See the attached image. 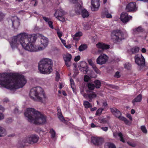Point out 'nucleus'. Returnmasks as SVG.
Returning a JSON list of instances; mask_svg holds the SVG:
<instances>
[{"label": "nucleus", "instance_id": "1", "mask_svg": "<svg viewBox=\"0 0 148 148\" xmlns=\"http://www.w3.org/2000/svg\"><path fill=\"white\" fill-rule=\"evenodd\" d=\"M26 80L23 75L18 73H0V85L10 90L16 89L23 87Z\"/></svg>", "mask_w": 148, "mask_h": 148}, {"label": "nucleus", "instance_id": "2", "mask_svg": "<svg viewBox=\"0 0 148 148\" xmlns=\"http://www.w3.org/2000/svg\"><path fill=\"white\" fill-rule=\"evenodd\" d=\"M24 115L31 123L40 124L44 123L46 121L45 117L34 108H28L25 111Z\"/></svg>", "mask_w": 148, "mask_h": 148}, {"label": "nucleus", "instance_id": "3", "mask_svg": "<svg viewBox=\"0 0 148 148\" xmlns=\"http://www.w3.org/2000/svg\"><path fill=\"white\" fill-rule=\"evenodd\" d=\"M53 62L52 60L48 58H44L38 64V70L42 74H49L52 71Z\"/></svg>", "mask_w": 148, "mask_h": 148}, {"label": "nucleus", "instance_id": "4", "mask_svg": "<svg viewBox=\"0 0 148 148\" xmlns=\"http://www.w3.org/2000/svg\"><path fill=\"white\" fill-rule=\"evenodd\" d=\"M29 95L30 97L35 101H42V96L44 99L46 98V96L45 95L42 89L38 86L31 89Z\"/></svg>", "mask_w": 148, "mask_h": 148}, {"label": "nucleus", "instance_id": "5", "mask_svg": "<svg viewBox=\"0 0 148 148\" xmlns=\"http://www.w3.org/2000/svg\"><path fill=\"white\" fill-rule=\"evenodd\" d=\"M39 139L38 136L36 135H31L24 139L22 142H19L18 144L19 148H22L26 143L33 144L37 142Z\"/></svg>", "mask_w": 148, "mask_h": 148}, {"label": "nucleus", "instance_id": "6", "mask_svg": "<svg viewBox=\"0 0 148 148\" xmlns=\"http://www.w3.org/2000/svg\"><path fill=\"white\" fill-rule=\"evenodd\" d=\"M123 34L120 30H116L113 31L111 34L112 39L114 43L119 44L123 39Z\"/></svg>", "mask_w": 148, "mask_h": 148}, {"label": "nucleus", "instance_id": "7", "mask_svg": "<svg viewBox=\"0 0 148 148\" xmlns=\"http://www.w3.org/2000/svg\"><path fill=\"white\" fill-rule=\"evenodd\" d=\"M21 33H20L12 38L11 42H10L11 46L12 49L17 48L20 43L22 45L23 41V38L21 37Z\"/></svg>", "mask_w": 148, "mask_h": 148}, {"label": "nucleus", "instance_id": "8", "mask_svg": "<svg viewBox=\"0 0 148 148\" xmlns=\"http://www.w3.org/2000/svg\"><path fill=\"white\" fill-rule=\"evenodd\" d=\"M23 41L25 42L32 43L35 42L37 39V35L35 34H28L25 33H21Z\"/></svg>", "mask_w": 148, "mask_h": 148}, {"label": "nucleus", "instance_id": "9", "mask_svg": "<svg viewBox=\"0 0 148 148\" xmlns=\"http://www.w3.org/2000/svg\"><path fill=\"white\" fill-rule=\"evenodd\" d=\"M110 109L111 112L119 120L123 121L126 124L129 123V121L127 119L121 116V112L116 108H111Z\"/></svg>", "mask_w": 148, "mask_h": 148}, {"label": "nucleus", "instance_id": "10", "mask_svg": "<svg viewBox=\"0 0 148 148\" xmlns=\"http://www.w3.org/2000/svg\"><path fill=\"white\" fill-rule=\"evenodd\" d=\"M23 47L25 50L30 52L38 51H39L38 46L34 45L32 43L25 42L23 41L22 44Z\"/></svg>", "mask_w": 148, "mask_h": 148}, {"label": "nucleus", "instance_id": "11", "mask_svg": "<svg viewBox=\"0 0 148 148\" xmlns=\"http://www.w3.org/2000/svg\"><path fill=\"white\" fill-rule=\"evenodd\" d=\"M108 57L104 53L101 54L97 58L96 62L97 64L100 65L105 64L108 61Z\"/></svg>", "mask_w": 148, "mask_h": 148}, {"label": "nucleus", "instance_id": "12", "mask_svg": "<svg viewBox=\"0 0 148 148\" xmlns=\"http://www.w3.org/2000/svg\"><path fill=\"white\" fill-rule=\"evenodd\" d=\"M132 17L129 16L128 14L125 12H122L120 16V19L122 22L123 23H126L131 19Z\"/></svg>", "mask_w": 148, "mask_h": 148}, {"label": "nucleus", "instance_id": "13", "mask_svg": "<svg viewBox=\"0 0 148 148\" xmlns=\"http://www.w3.org/2000/svg\"><path fill=\"white\" fill-rule=\"evenodd\" d=\"M41 45L42 46H38L39 50L41 51L43 50L46 47L48 44V39L46 37H43L41 40Z\"/></svg>", "mask_w": 148, "mask_h": 148}, {"label": "nucleus", "instance_id": "14", "mask_svg": "<svg viewBox=\"0 0 148 148\" xmlns=\"http://www.w3.org/2000/svg\"><path fill=\"white\" fill-rule=\"evenodd\" d=\"M125 9L127 12L136 11L137 8L136 7V3L132 2L129 3L127 5Z\"/></svg>", "mask_w": 148, "mask_h": 148}, {"label": "nucleus", "instance_id": "15", "mask_svg": "<svg viewBox=\"0 0 148 148\" xmlns=\"http://www.w3.org/2000/svg\"><path fill=\"white\" fill-rule=\"evenodd\" d=\"M63 58L65 65L67 67H70L71 64V55L69 53H67L63 56Z\"/></svg>", "mask_w": 148, "mask_h": 148}, {"label": "nucleus", "instance_id": "16", "mask_svg": "<svg viewBox=\"0 0 148 148\" xmlns=\"http://www.w3.org/2000/svg\"><path fill=\"white\" fill-rule=\"evenodd\" d=\"M100 0H92L91 8L92 11L97 10L100 6Z\"/></svg>", "mask_w": 148, "mask_h": 148}, {"label": "nucleus", "instance_id": "17", "mask_svg": "<svg viewBox=\"0 0 148 148\" xmlns=\"http://www.w3.org/2000/svg\"><path fill=\"white\" fill-rule=\"evenodd\" d=\"M91 140L95 145L98 146H100L103 143V139L99 137H93Z\"/></svg>", "mask_w": 148, "mask_h": 148}, {"label": "nucleus", "instance_id": "18", "mask_svg": "<svg viewBox=\"0 0 148 148\" xmlns=\"http://www.w3.org/2000/svg\"><path fill=\"white\" fill-rule=\"evenodd\" d=\"M141 58L138 57H136L137 56H136L135 57V62L139 66H143L145 64V60L144 57L141 55Z\"/></svg>", "mask_w": 148, "mask_h": 148}, {"label": "nucleus", "instance_id": "19", "mask_svg": "<svg viewBox=\"0 0 148 148\" xmlns=\"http://www.w3.org/2000/svg\"><path fill=\"white\" fill-rule=\"evenodd\" d=\"M88 93V98L89 101L90 102H91L92 101V100L95 98L97 95L94 92L91 91L90 90H88L86 91Z\"/></svg>", "mask_w": 148, "mask_h": 148}, {"label": "nucleus", "instance_id": "20", "mask_svg": "<svg viewBox=\"0 0 148 148\" xmlns=\"http://www.w3.org/2000/svg\"><path fill=\"white\" fill-rule=\"evenodd\" d=\"M75 13L77 14H79L82 10V7L80 3L77 2L75 3Z\"/></svg>", "mask_w": 148, "mask_h": 148}, {"label": "nucleus", "instance_id": "21", "mask_svg": "<svg viewBox=\"0 0 148 148\" xmlns=\"http://www.w3.org/2000/svg\"><path fill=\"white\" fill-rule=\"evenodd\" d=\"M96 46L98 48L101 49L102 51L107 49L110 48L109 45L101 42H99L96 44Z\"/></svg>", "mask_w": 148, "mask_h": 148}, {"label": "nucleus", "instance_id": "22", "mask_svg": "<svg viewBox=\"0 0 148 148\" xmlns=\"http://www.w3.org/2000/svg\"><path fill=\"white\" fill-rule=\"evenodd\" d=\"M12 23V26L14 29H17L20 25L19 20L17 17H16L14 20H11Z\"/></svg>", "mask_w": 148, "mask_h": 148}, {"label": "nucleus", "instance_id": "23", "mask_svg": "<svg viewBox=\"0 0 148 148\" xmlns=\"http://www.w3.org/2000/svg\"><path fill=\"white\" fill-rule=\"evenodd\" d=\"M58 11L56 12L55 14H54V16L58 19L60 21L63 22L66 21L65 18L63 17V15H62V13H61L59 15L58 14Z\"/></svg>", "mask_w": 148, "mask_h": 148}, {"label": "nucleus", "instance_id": "24", "mask_svg": "<svg viewBox=\"0 0 148 148\" xmlns=\"http://www.w3.org/2000/svg\"><path fill=\"white\" fill-rule=\"evenodd\" d=\"M142 95L141 94L138 95L132 101V102L133 103V105L134 106L135 105L136 102H140L142 100Z\"/></svg>", "mask_w": 148, "mask_h": 148}, {"label": "nucleus", "instance_id": "25", "mask_svg": "<svg viewBox=\"0 0 148 148\" xmlns=\"http://www.w3.org/2000/svg\"><path fill=\"white\" fill-rule=\"evenodd\" d=\"M57 109L58 112V118L62 121H65L62 114L60 108L59 107H58L57 108Z\"/></svg>", "mask_w": 148, "mask_h": 148}, {"label": "nucleus", "instance_id": "26", "mask_svg": "<svg viewBox=\"0 0 148 148\" xmlns=\"http://www.w3.org/2000/svg\"><path fill=\"white\" fill-rule=\"evenodd\" d=\"M92 21H89L88 22L85 23L83 24L84 29L86 30L90 29L91 28Z\"/></svg>", "mask_w": 148, "mask_h": 148}, {"label": "nucleus", "instance_id": "27", "mask_svg": "<svg viewBox=\"0 0 148 148\" xmlns=\"http://www.w3.org/2000/svg\"><path fill=\"white\" fill-rule=\"evenodd\" d=\"M102 16L103 17L106 16L107 18H111L112 17L111 15L109 13L107 10L103 11L102 13Z\"/></svg>", "mask_w": 148, "mask_h": 148}, {"label": "nucleus", "instance_id": "28", "mask_svg": "<svg viewBox=\"0 0 148 148\" xmlns=\"http://www.w3.org/2000/svg\"><path fill=\"white\" fill-rule=\"evenodd\" d=\"M81 12L82 17L83 18H87L89 16V12L85 9L82 10Z\"/></svg>", "mask_w": 148, "mask_h": 148}, {"label": "nucleus", "instance_id": "29", "mask_svg": "<svg viewBox=\"0 0 148 148\" xmlns=\"http://www.w3.org/2000/svg\"><path fill=\"white\" fill-rule=\"evenodd\" d=\"M82 35V34L81 32H77L75 35L72 36L74 40H77L78 39L77 37L79 38Z\"/></svg>", "mask_w": 148, "mask_h": 148}, {"label": "nucleus", "instance_id": "30", "mask_svg": "<svg viewBox=\"0 0 148 148\" xmlns=\"http://www.w3.org/2000/svg\"><path fill=\"white\" fill-rule=\"evenodd\" d=\"M139 50V48L138 47H135L131 49L130 50L132 54H135L138 53Z\"/></svg>", "mask_w": 148, "mask_h": 148}, {"label": "nucleus", "instance_id": "31", "mask_svg": "<svg viewBox=\"0 0 148 148\" xmlns=\"http://www.w3.org/2000/svg\"><path fill=\"white\" fill-rule=\"evenodd\" d=\"M5 134L6 133L5 129L0 126V137L4 136Z\"/></svg>", "mask_w": 148, "mask_h": 148}, {"label": "nucleus", "instance_id": "32", "mask_svg": "<svg viewBox=\"0 0 148 148\" xmlns=\"http://www.w3.org/2000/svg\"><path fill=\"white\" fill-rule=\"evenodd\" d=\"M83 105L86 108H90L92 107V105L89 102L87 101H84Z\"/></svg>", "mask_w": 148, "mask_h": 148}, {"label": "nucleus", "instance_id": "33", "mask_svg": "<svg viewBox=\"0 0 148 148\" xmlns=\"http://www.w3.org/2000/svg\"><path fill=\"white\" fill-rule=\"evenodd\" d=\"M86 65V62H81L79 63V64L78 65V67L79 69L80 70V68L82 69L83 68L86 67L87 66Z\"/></svg>", "mask_w": 148, "mask_h": 148}, {"label": "nucleus", "instance_id": "34", "mask_svg": "<svg viewBox=\"0 0 148 148\" xmlns=\"http://www.w3.org/2000/svg\"><path fill=\"white\" fill-rule=\"evenodd\" d=\"M95 87L97 88H99L101 86V83L99 80H97L94 82Z\"/></svg>", "mask_w": 148, "mask_h": 148}, {"label": "nucleus", "instance_id": "35", "mask_svg": "<svg viewBox=\"0 0 148 148\" xmlns=\"http://www.w3.org/2000/svg\"><path fill=\"white\" fill-rule=\"evenodd\" d=\"M125 68L127 70H130L132 68V65L129 63H126L124 64Z\"/></svg>", "mask_w": 148, "mask_h": 148}, {"label": "nucleus", "instance_id": "36", "mask_svg": "<svg viewBox=\"0 0 148 148\" xmlns=\"http://www.w3.org/2000/svg\"><path fill=\"white\" fill-rule=\"evenodd\" d=\"M87 48V47L86 45L85 44H84L81 45L79 47L78 49L79 51H81L85 50Z\"/></svg>", "mask_w": 148, "mask_h": 148}, {"label": "nucleus", "instance_id": "37", "mask_svg": "<svg viewBox=\"0 0 148 148\" xmlns=\"http://www.w3.org/2000/svg\"><path fill=\"white\" fill-rule=\"evenodd\" d=\"M87 87L90 90H93L95 88V86L94 84L89 83L87 84Z\"/></svg>", "mask_w": 148, "mask_h": 148}, {"label": "nucleus", "instance_id": "38", "mask_svg": "<svg viewBox=\"0 0 148 148\" xmlns=\"http://www.w3.org/2000/svg\"><path fill=\"white\" fill-rule=\"evenodd\" d=\"M49 132L51 134V137L52 138H54L56 134V133L55 130L53 129H51L50 131Z\"/></svg>", "mask_w": 148, "mask_h": 148}, {"label": "nucleus", "instance_id": "39", "mask_svg": "<svg viewBox=\"0 0 148 148\" xmlns=\"http://www.w3.org/2000/svg\"><path fill=\"white\" fill-rule=\"evenodd\" d=\"M79 70L81 72L83 73L84 74H87L88 71V67L86 66V67L83 68L82 69L80 68Z\"/></svg>", "mask_w": 148, "mask_h": 148}, {"label": "nucleus", "instance_id": "40", "mask_svg": "<svg viewBox=\"0 0 148 148\" xmlns=\"http://www.w3.org/2000/svg\"><path fill=\"white\" fill-rule=\"evenodd\" d=\"M92 66L96 72L97 73H100V72L99 70L95 64H94Z\"/></svg>", "mask_w": 148, "mask_h": 148}, {"label": "nucleus", "instance_id": "41", "mask_svg": "<svg viewBox=\"0 0 148 148\" xmlns=\"http://www.w3.org/2000/svg\"><path fill=\"white\" fill-rule=\"evenodd\" d=\"M118 136L120 137V140L123 143L125 142V140L123 137V135L121 132L119 133L118 134Z\"/></svg>", "mask_w": 148, "mask_h": 148}, {"label": "nucleus", "instance_id": "42", "mask_svg": "<svg viewBox=\"0 0 148 148\" xmlns=\"http://www.w3.org/2000/svg\"><path fill=\"white\" fill-rule=\"evenodd\" d=\"M58 11V14H58L59 15V14H60L61 13H62V15H64V11L61 8H60L59 9H58L56 10V12L54 14H55L56 12L57 11Z\"/></svg>", "mask_w": 148, "mask_h": 148}, {"label": "nucleus", "instance_id": "43", "mask_svg": "<svg viewBox=\"0 0 148 148\" xmlns=\"http://www.w3.org/2000/svg\"><path fill=\"white\" fill-rule=\"evenodd\" d=\"M141 129L143 133L146 134L147 132V130L144 126H142L141 127Z\"/></svg>", "mask_w": 148, "mask_h": 148}, {"label": "nucleus", "instance_id": "44", "mask_svg": "<svg viewBox=\"0 0 148 148\" xmlns=\"http://www.w3.org/2000/svg\"><path fill=\"white\" fill-rule=\"evenodd\" d=\"M107 146L108 147V148H116L115 146L112 143H108Z\"/></svg>", "mask_w": 148, "mask_h": 148}, {"label": "nucleus", "instance_id": "45", "mask_svg": "<svg viewBox=\"0 0 148 148\" xmlns=\"http://www.w3.org/2000/svg\"><path fill=\"white\" fill-rule=\"evenodd\" d=\"M103 109H99L96 111V115H99V114H101L103 110Z\"/></svg>", "mask_w": 148, "mask_h": 148}, {"label": "nucleus", "instance_id": "46", "mask_svg": "<svg viewBox=\"0 0 148 148\" xmlns=\"http://www.w3.org/2000/svg\"><path fill=\"white\" fill-rule=\"evenodd\" d=\"M56 80L57 81H58L60 78V75L59 73L57 71L56 72Z\"/></svg>", "mask_w": 148, "mask_h": 148}, {"label": "nucleus", "instance_id": "47", "mask_svg": "<svg viewBox=\"0 0 148 148\" xmlns=\"http://www.w3.org/2000/svg\"><path fill=\"white\" fill-rule=\"evenodd\" d=\"M136 30L138 32H142L144 29L140 26H139L136 29Z\"/></svg>", "mask_w": 148, "mask_h": 148}, {"label": "nucleus", "instance_id": "48", "mask_svg": "<svg viewBox=\"0 0 148 148\" xmlns=\"http://www.w3.org/2000/svg\"><path fill=\"white\" fill-rule=\"evenodd\" d=\"M109 86L113 89H119V87L118 86H115L112 84H109Z\"/></svg>", "mask_w": 148, "mask_h": 148}, {"label": "nucleus", "instance_id": "49", "mask_svg": "<svg viewBox=\"0 0 148 148\" xmlns=\"http://www.w3.org/2000/svg\"><path fill=\"white\" fill-rule=\"evenodd\" d=\"M90 79L89 77L87 75H85L84 78V81L85 82H88Z\"/></svg>", "mask_w": 148, "mask_h": 148}, {"label": "nucleus", "instance_id": "50", "mask_svg": "<svg viewBox=\"0 0 148 148\" xmlns=\"http://www.w3.org/2000/svg\"><path fill=\"white\" fill-rule=\"evenodd\" d=\"M57 33L59 38L60 39L61 38V37L62 36V32H60L59 31H58L57 32Z\"/></svg>", "mask_w": 148, "mask_h": 148}, {"label": "nucleus", "instance_id": "51", "mask_svg": "<svg viewBox=\"0 0 148 148\" xmlns=\"http://www.w3.org/2000/svg\"><path fill=\"white\" fill-rule=\"evenodd\" d=\"M4 16L5 15L2 12H0V21L3 19Z\"/></svg>", "mask_w": 148, "mask_h": 148}, {"label": "nucleus", "instance_id": "52", "mask_svg": "<svg viewBox=\"0 0 148 148\" xmlns=\"http://www.w3.org/2000/svg\"><path fill=\"white\" fill-rule=\"evenodd\" d=\"M114 77L117 78H119L120 77V73L118 71H117L116 72L115 75H114Z\"/></svg>", "mask_w": 148, "mask_h": 148}, {"label": "nucleus", "instance_id": "53", "mask_svg": "<svg viewBox=\"0 0 148 148\" xmlns=\"http://www.w3.org/2000/svg\"><path fill=\"white\" fill-rule=\"evenodd\" d=\"M88 61L89 64L91 66L94 64L92 62V60L91 59H88Z\"/></svg>", "mask_w": 148, "mask_h": 148}, {"label": "nucleus", "instance_id": "54", "mask_svg": "<svg viewBox=\"0 0 148 148\" xmlns=\"http://www.w3.org/2000/svg\"><path fill=\"white\" fill-rule=\"evenodd\" d=\"M80 58V56H76L74 58V61L75 62H77L78 61Z\"/></svg>", "mask_w": 148, "mask_h": 148}, {"label": "nucleus", "instance_id": "55", "mask_svg": "<svg viewBox=\"0 0 148 148\" xmlns=\"http://www.w3.org/2000/svg\"><path fill=\"white\" fill-rule=\"evenodd\" d=\"M48 24L49 27L53 29V27L52 25L53 22L51 21H49L48 22Z\"/></svg>", "mask_w": 148, "mask_h": 148}, {"label": "nucleus", "instance_id": "56", "mask_svg": "<svg viewBox=\"0 0 148 148\" xmlns=\"http://www.w3.org/2000/svg\"><path fill=\"white\" fill-rule=\"evenodd\" d=\"M70 83H71V87L72 88H73V87L72 86V85H73H73L74 84V80L72 79L71 78L70 79Z\"/></svg>", "mask_w": 148, "mask_h": 148}, {"label": "nucleus", "instance_id": "57", "mask_svg": "<svg viewBox=\"0 0 148 148\" xmlns=\"http://www.w3.org/2000/svg\"><path fill=\"white\" fill-rule=\"evenodd\" d=\"M107 121L104 119H102L100 120V123L103 124L106 123Z\"/></svg>", "mask_w": 148, "mask_h": 148}, {"label": "nucleus", "instance_id": "58", "mask_svg": "<svg viewBox=\"0 0 148 148\" xmlns=\"http://www.w3.org/2000/svg\"><path fill=\"white\" fill-rule=\"evenodd\" d=\"M43 19L46 22H48L49 21V19L48 18L46 17L42 16Z\"/></svg>", "mask_w": 148, "mask_h": 148}, {"label": "nucleus", "instance_id": "59", "mask_svg": "<svg viewBox=\"0 0 148 148\" xmlns=\"http://www.w3.org/2000/svg\"><path fill=\"white\" fill-rule=\"evenodd\" d=\"M127 117L129 118L130 121H132V118L130 114H127Z\"/></svg>", "mask_w": 148, "mask_h": 148}, {"label": "nucleus", "instance_id": "60", "mask_svg": "<svg viewBox=\"0 0 148 148\" xmlns=\"http://www.w3.org/2000/svg\"><path fill=\"white\" fill-rule=\"evenodd\" d=\"M101 129L104 131H107L108 130V127H101Z\"/></svg>", "mask_w": 148, "mask_h": 148}, {"label": "nucleus", "instance_id": "61", "mask_svg": "<svg viewBox=\"0 0 148 148\" xmlns=\"http://www.w3.org/2000/svg\"><path fill=\"white\" fill-rule=\"evenodd\" d=\"M127 143L130 146L134 147L136 146V145L135 144L131 142H127Z\"/></svg>", "mask_w": 148, "mask_h": 148}, {"label": "nucleus", "instance_id": "62", "mask_svg": "<svg viewBox=\"0 0 148 148\" xmlns=\"http://www.w3.org/2000/svg\"><path fill=\"white\" fill-rule=\"evenodd\" d=\"M4 110V108L1 106H0V112H3Z\"/></svg>", "mask_w": 148, "mask_h": 148}, {"label": "nucleus", "instance_id": "63", "mask_svg": "<svg viewBox=\"0 0 148 148\" xmlns=\"http://www.w3.org/2000/svg\"><path fill=\"white\" fill-rule=\"evenodd\" d=\"M60 39L61 40L62 43L63 44L64 46L66 45V43L65 40L62 39V38H60Z\"/></svg>", "mask_w": 148, "mask_h": 148}, {"label": "nucleus", "instance_id": "64", "mask_svg": "<svg viewBox=\"0 0 148 148\" xmlns=\"http://www.w3.org/2000/svg\"><path fill=\"white\" fill-rule=\"evenodd\" d=\"M14 112L16 114H19L20 112H19L17 108H15L14 109Z\"/></svg>", "mask_w": 148, "mask_h": 148}]
</instances>
